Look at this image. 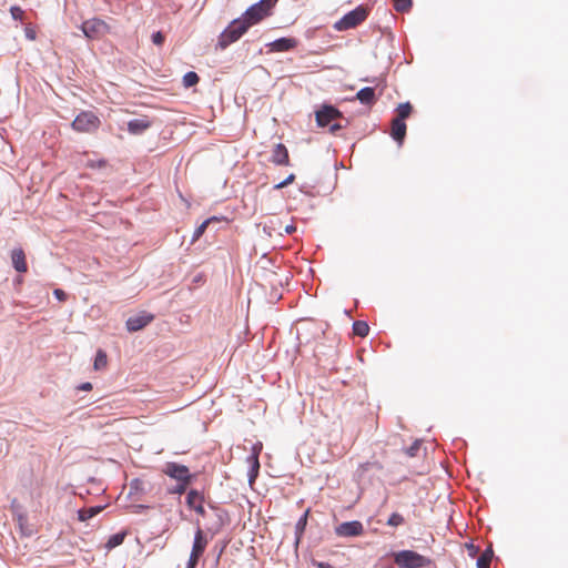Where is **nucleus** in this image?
I'll use <instances>...</instances> for the list:
<instances>
[{"label": "nucleus", "instance_id": "13", "mask_svg": "<svg viewBox=\"0 0 568 568\" xmlns=\"http://www.w3.org/2000/svg\"><path fill=\"white\" fill-rule=\"evenodd\" d=\"M336 532L344 537L359 536L363 532V525L357 520L343 523L337 527Z\"/></svg>", "mask_w": 568, "mask_h": 568}, {"label": "nucleus", "instance_id": "31", "mask_svg": "<svg viewBox=\"0 0 568 568\" xmlns=\"http://www.w3.org/2000/svg\"><path fill=\"white\" fill-rule=\"evenodd\" d=\"M295 180V175L294 174H290L288 176H286V179L282 182H280L278 184H276L274 186L275 190H281V189H284L286 187L288 184L293 183Z\"/></svg>", "mask_w": 568, "mask_h": 568}, {"label": "nucleus", "instance_id": "4", "mask_svg": "<svg viewBox=\"0 0 568 568\" xmlns=\"http://www.w3.org/2000/svg\"><path fill=\"white\" fill-rule=\"evenodd\" d=\"M413 112V105L409 102L400 103L396 108V118L392 121L390 135L394 140L400 142L406 135L405 120Z\"/></svg>", "mask_w": 568, "mask_h": 568}, {"label": "nucleus", "instance_id": "8", "mask_svg": "<svg viewBox=\"0 0 568 568\" xmlns=\"http://www.w3.org/2000/svg\"><path fill=\"white\" fill-rule=\"evenodd\" d=\"M209 540L203 530L199 527L194 535V541L186 568H195L200 558L207 547Z\"/></svg>", "mask_w": 568, "mask_h": 568}, {"label": "nucleus", "instance_id": "20", "mask_svg": "<svg viewBox=\"0 0 568 568\" xmlns=\"http://www.w3.org/2000/svg\"><path fill=\"white\" fill-rule=\"evenodd\" d=\"M125 537H126V531H120L118 534L110 536V538L108 539V541L105 544V548L108 550H111V549L122 545Z\"/></svg>", "mask_w": 568, "mask_h": 568}, {"label": "nucleus", "instance_id": "7", "mask_svg": "<svg viewBox=\"0 0 568 568\" xmlns=\"http://www.w3.org/2000/svg\"><path fill=\"white\" fill-rule=\"evenodd\" d=\"M100 119L91 111H83L72 122V128L78 132L92 133L100 126Z\"/></svg>", "mask_w": 568, "mask_h": 568}, {"label": "nucleus", "instance_id": "19", "mask_svg": "<svg viewBox=\"0 0 568 568\" xmlns=\"http://www.w3.org/2000/svg\"><path fill=\"white\" fill-rule=\"evenodd\" d=\"M221 220L216 216H212V217H209L207 220H205L202 224H200L196 230L194 231V234H193V237H192V243L196 242L203 234L204 232L206 231L207 226L211 224V223H217L220 222Z\"/></svg>", "mask_w": 568, "mask_h": 568}, {"label": "nucleus", "instance_id": "30", "mask_svg": "<svg viewBox=\"0 0 568 568\" xmlns=\"http://www.w3.org/2000/svg\"><path fill=\"white\" fill-rule=\"evenodd\" d=\"M189 484L190 483L178 481V485L174 488L170 489V494L182 495L183 493H185Z\"/></svg>", "mask_w": 568, "mask_h": 568}, {"label": "nucleus", "instance_id": "34", "mask_svg": "<svg viewBox=\"0 0 568 568\" xmlns=\"http://www.w3.org/2000/svg\"><path fill=\"white\" fill-rule=\"evenodd\" d=\"M419 449V444L418 443H415L414 445H412L408 449H407V454L412 457H414L416 455V452Z\"/></svg>", "mask_w": 568, "mask_h": 568}, {"label": "nucleus", "instance_id": "18", "mask_svg": "<svg viewBox=\"0 0 568 568\" xmlns=\"http://www.w3.org/2000/svg\"><path fill=\"white\" fill-rule=\"evenodd\" d=\"M104 509V506H94L89 508H82L78 511V519L80 521H85L90 518H93L98 514H100Z\"/></svg>", "mask_w": 568, "mask_h": 568}, {"label": "nucleus", "instance_id": "40", "mask_svg": "<svg viewBox=\"0 0 568 568\" xmlns=\"http://www.w3.org/2000/svg\"><path fill=\"white\" fill-rule=\"evenodd\" d=\"M306 516H307V515L305 514V515L300 519V521H298V524H297V526H298V527H300V526H302V527H303V526L306 524Z\"/></svg>", "mask_w": 568, "mask_h": 568}, {"label": "nucleus", "instance_id": "33", "mask_svg": "<svg viewBox=\"0 0 568 568\" xmlns=\"http://www.w3.org/2000/svg\"><path fill=\"white\" fill-rule=\"evenodd\" d=\"M152 41L155 45H162L164 43V36L162 32L158 31L153 33Z\"/></svg>", "mask_w": 568, "mask_h": 568}, {"label": "nucleus", "instance_id": "38", "mask_svg": "<svg viewBox=\"0 0 568 568\" xmlns=\"http://www.w3.org/2000/svg\"><path fill=\"white\" fill-rule=\"evenodd\" d=\"M79 389L80 390H91L92 389V384L89 383V382H85V383H82L80 386H79Z\"/></svg>", "mask_w": 568, "mask_h": 568}, {"label": "nucleus", "instance_id": "39", "mask_svg": "<svg viewBox=\"0 0 568 568\" xmlns=\"http://www.w3.org/2000/svg\"><path fill=\"white\" fill-rule=\"evenodd\" d=\"M295 231H296V226H295V225H293V224H291V225H286V226H285V232H286L287 234H292V233H294Z\"/></svg>", "mask_w": 568, "mask_h": 568}, {"label": "nucleus", "instance_id": "22", "mask_svg": "<svg viewBox=\"0 0 568 568\" xmlns=\"http://www.w3.org/2000/svg\"><path fill=\"white\" fill-rule=\"evenodd\" d=\"M203 501H204V497L200 491H197L195 489H192L189 491L187 497H186V504L190 508H194L197 503H203Z\"/></svg>", "mask_w": 568, "mask_h": 568}, {"label": "nucleus", "instance_id": "36", "mask_svg": "<svg viewBox=\"0 0 568 568\" xmlns=\"http://www.w3.org/2000/svg\"><path fill=\"white\" fill-rule=\"evenodd\" d=\"M53 294L60 301H64L65 300V293L62 290H60V288L54 290Z\"/></svg>", "mask_w": 568, "mask_h": 568}, {"label": "nucleus", "instance_id": "1", "mask_svg": "<svg viewBox=\"0 0 568 568\" xmlns=\"http://www.w3.org/2000/svg\"><path fill=\"white\" fill-rule=\"evenodd\" d=\"M276 2L277 0H261L260 2L251 6L240 19L247 24V28H250L271 16Z\"/></svg>", "mask_w": 568, "mask_h": 568}, {"label": "nucleus", "instance_id": "9", "mask_svg": "<svg viewBox=\"0 0 568 568\" xmlns=\"http://www.w3.org/2000/svg\"><path fill=\"white\" fill-rule=\"evenodd\" d=\"M81 30L88 39L95 40L102 38L105 33H108L110 27L105 21L98 18H92L85 20L82 23Z\"/></svg>", "mask_w": 568, "mask_h": 568}, {"label": "nucleus", "instance_id": "26", "mask_svg": "<svg viewBox=\"0 0 568 568\" xmlns=\"http://www.w3.org/2000/svg\"><path fill=\"white\" fill-rule=\"evenodd\" d=\"M394 9L397 12H407L413 6L412 0H393Z\"/></svg>", "mask_w": 568, "mask_h": 568}, {"label": "nucleus", "instance_id": "28", "mask_svg": "<svg viewBox=\"0 0 568 568\" xmlns=\"http://www.w3.org/2000/svg\"><path fill=\"white\" fill-rule=\"evenodd\" d=\"M404 524V517L398 513H393L387 520V525L392 527H398Z\"/></svg>", "mask_w": 568, "mask_h": 568}, {"label": "nucleus", "instance_id": "37", "mask_svg": "<svg viewBox=\"0 0 568 568\" xmlns=\"http://www.w3.org/2000/svg\"><path fill=\"white\" fill-rule=\"evenodd\" d=\"M89 165H90L91 168H95V166H97V168H102V166H105V165H106V162H105L104 160H100V161H98V162H93V161H92V162H90V163H89Z\"/></svg>", "mask_w": 568, "mask_h": 568}, {"label": "nucleus", "instance_id": "35", "mask_svg": "<svg viewBox=\"0 0 568 568\" xmlns=\"http://www.w3.org/2000/svg\"><path fill=\"white\" fill-rule=\"evenodd\" d=\"M199 515L204 516L205 509L203 506V503H197L196 506L193 508Z\"/></svg>", "mask_w": 568, "mask_h": 568}, {"label": "nucleus", "instance_id": "16", "mask_svg": "<svg viewBox=\"0 0 568 568\" xmlns=\"http://www.w3.org/2000/svg\"><path fill=\"white\" fill-rule=\"evenodd\" d=\"M150 126V121L145 118L134 119L128 123V129L133 134H139Z\"/></svg>", "mask_w": 568, "mask_h": 568}, {"label": "nucleus", "instance_id": "23", "mask_svg": "<svg viewBox=\"0 0 568 568\" xmlns=\"http://www.w3.org/2000/svg\"><path fill=\"white\" fill-rule=\"evenodd\" d=\"M353 332L355 335H357L359 337H365L369 333V326L364 321H356L353 324Z\"/></svg>", "mask_w": 568, "mask_h": 568}, {"label": "nucleus", "instance_id": "21", "mask_svg": "<svg viewBox=\"0 0 568 568\" xmlns=\"http://www.w3.org/2000/svg\"><path fill=\"white\" fill-rule=\"evenodd\" d=\"M108 366V356L106 353L102 349H99L95 354L93 367L95 371L103 369Z\"/></svg>", "mask_w": 568, "mask_h": 568}, {"label": "nucleus", "instance_id": "10", "mask_svg": "<svg viewBox=\"0 0 568 568\" xmlns=\"http://www.w3.org/2000/svg\"><path fill=\"white\" fill-rule=\"evenodd\" d=\"M163 473L176 481L191 483L193 475L190 469L176 463H166Z\"/></svg>", "mask_w": 568, "mask_h": 568}, {"label": "nucleus", "instance_id": "2", "mask_svg": "<svg viewBox=\"0 0 568 568\" xmlns=\"http://www.w3.org/2000/svg\"><path fill=\"white\" fill-rule=\"evenodd\" d=\"M316 123L321 128H328L331 132L339 130L344 120L342 113L333 105H323L315 112Z\"/></svg>", "mask_w": 568, "mask_h": 568}, {"label": "nucleus", "instance_id": "15", "mask_svg": "<svg viewBox=\"0 0 568 568\" xmlns=\"http://www.w3.org/2000/svg\"><path fill=\"white\" fill-rule=\"evenodd\" d=\"M272 162L276 165L288 164V152L285 148V144H276L273 150Z\"/></svg>", "mask_w": 568, "mask_h": 568}, {"label": "nucleus", "instance_id": "25", "mask_svg": "<svg viewBox=\"0 0 568 568\" xmlns=\"http://www.w3.org/2000/svg\"><path fill=\"white\" fill-rule=\"evenodd\" d=\"M248 462L252 465L251 475H250V480L252 481L256 477L258 468H260L258 452L254 450L253 454L248 457Z\"/></svg>", "mask_w": 568, "mask_h": 568}, {"label": "nucleus", "instance_id": "14", "mask_svg": "<svg viewBox=\"0 0 568 568\" xmlns=\"http://www.w3.org/2000/svg\"><path fill=\"white\" fill-rule=\"evenodd\" d=\"M11 261H12V265L17 272L26 273L28 271L26 253L21 247L12 250Z\"/></svg>", "mask_w": 568, "mask_h": 568}, {"label": "nucleus", "instance_id": "41", "mask_svg": "<svg viewBox=\"0 0 568 568\" xmlns=\"http://www.w3.org/2000/svg\"><path fill=\"white\" fill-rule=\"evenodd\" d=\"M468 549H469L471 556L475 555L476 549H475L474 545H469Z\"/></svg>", "mask_w": 568, "mask_h": 568}, {"label": "nucleus", "instance_id": "6", "mask_svg": "<svg viewBox=\"0 0 568 568\" xmlns=\"http://www.w3.org/2000/svg\"><path fill=\"white\" fill-rule=\"evenodd\" d=\"M368 16V9L364 6H358L354 10L346 13L342 19L335 22L334 28L338 31L348 30L357 27L366 20Z\"/></svg>", "mask_w": 568, "mask_h": 568}, {"label": "nucleus", "instance_id": "24", "mask_svg": "<svg viewBox=\"0 0 568 568\" xmlns=\"http://www.w3.org/2000/svg\"><path fill=\"white\" fill-rule=\"evenodd\" d=\"M493 558V550L486 549L477 559V568H489Z\"/></svg>", "mask_w": 568, "mask_h": 568}, {"label": "nucleus", "instance_id": "11", "mask_svg": "<svg viewBox=\"0 0 568 568\" xmlns=\"http://www.w3.org/2000/svg\"><path fill=\"white\" fill-rule=\"evenodd\" d=\"M298 41L295 38H281L266 44L270 52H284L295 49Z\"/></svg>", "mask_w": 568, "mask_h": 568}, {"label": "nucleus", "instance_id": "3", "mask_svg": "<svg viewBox=\"0 0 568 568\" xmlns=\"http://www.w3.org/2000/svg\"><path fill=\"white\" fill-rule=\"evenodd\" d=\"M394 562L399 568H428L433 560L413 550H402L394 556Z\"/></svg>", "mask_w": 568, "mask_h": 568}, {"label": "nucleus", "instance_id": "12", "mask_svg": "<svg viewBox=\"0 0 568 568\" xmlns=\"http://www.w3.org/2000/svg\"><path fill=\"white\" fill-rule=\"evenodd\" d=\"M154 316L149 313H141L136 316H132L126 321V328L130 332H136L145 327L153 321Z\"/></svg>", "mask_w": 568, "mask_h": 568}, {"label": "nucleus", "instance_id": "32", "mask_svg": "<svg viewBox=\"0 0 568 568\" xmlns=\"http://www.w3.org/2000/svg\"><path fill=\"white\" fill-rule=\"evenodd\" d=\"M11 16L16 20H22L24 11L20 7H11Z\"/></svg>", "mask_w": 568, "mask_h": 568}, {"label": "nucleus", "instance_id": "27", "mask_svg": "<svg viewBox=\"0 0 568 568\" xmlns=\"http://www.w3.org/2000/svg\"><path fill=\"white\" fill-rule=\"evenodd\" d=\"M199 81H200V77L194 71H190V72L185 73V75L183 77V84L185 88L193 87V85L197 84Z\"/></svg>", "mask_w": 568, "mask_h": 568}, {"label": "nucleus", "instance_id": "17", "mask_svg": "<svg viewBox=\"0 0 568 568\" xmlns=\"http://www.w3.org/2000/svg\"><path fill=\"white\" fill-rule=\"evenodd\" d=\"M356 99L361 101V103L371 105L375 102V90L373 88L366 87L361 89L357 94Z\"/></svg>", "mask_w": 568, "mask_h": 568}, {"label": "nucleus", "instance_id": "5", "mask_svg": "<svg viewBox=\"0 0 568 568\" xmlns=\"http://www.w3.org/2000/svg\"><path fill=\"white\" fill-rule=\"evenodd\" d=\"M248 30L247 24L243 20H233L227 28L220 34L217 40V48L221 50L226 49L230 44L237 41Z\"/></svg>", "mask_w": 568, "mask_h": 568}, {"label": "nucleus", "instance_id": "29", "mask_svg": "<svg viewBox=\"0 0 568 568\" xmlns=\"http://www.w3.org/2000/svg\"><path fill=\"white\" fill-rule=\"evenodd\" d=\"M143 485H144L143 480H141L139 478L133 479L130 483V490H131L130 494L143 493L144 491Z\"/></svg>", "mask_w": 568, "mask_h": 568}]
</instances>
